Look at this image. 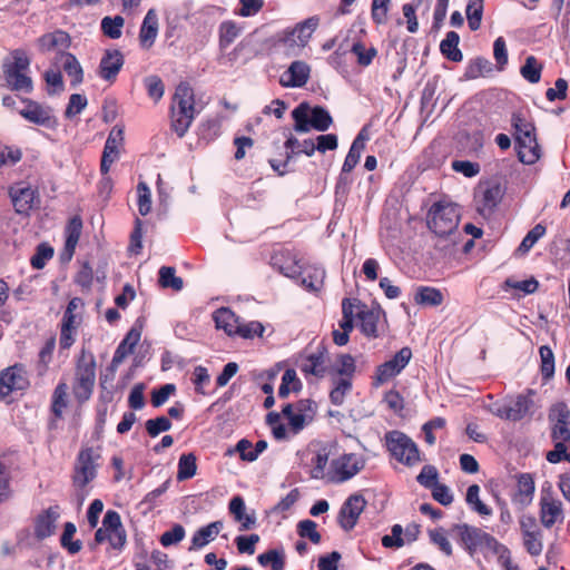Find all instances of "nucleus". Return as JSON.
Wrapping results in <instances>:
<instances>
[{
	"label": "nucleus",
	"instance_id": "nucleus-1",
	"mask_svg": "<svg viewBox=\"0 0 570 570\" xmlns=\"http://www.w3.org/2000/svg\"><path fill=\"white\" fill-rule=\"evenodd\" d=\"M101 460V446L83 445L76 455L70 481L75 495L80 503H82L91 492V483L98 475Z\"/></svg>",
	"mask_w": 570,
	"mask_h": 570
},
{
	"label": "nucleus",
	"instance_id": "nucleus-2",
	"mask_svg": "<svg viewBox=\"0 0 570 570\" xmlns=\"http://www.w3.org/2000/svg\"><path fill=\"white\" fill-rule=\"evenodd\" d=\"M459 222L460 212L453 204L435 203L428 214V227L438 237L450 238L449 246L456 245V239L461 235L458 230Z\"/></svg>",
	"mask_w": 570,
	"mask_h": 570
},
{
	"label": "nucleus",
	"instance_id": "nucleus-3",
	"mask_svg": "<svg viewBox=\"0 0 570 570\" xmlns=\"http://www.w3.org/2000/svg\"><path fill=\"white\" fill-rule=\"evenodd\" d=\"M175 106L171 107V128L184 137L195 118L194 90L188 82H180L174 95Z\"/></svg>",
	"mask_w": 570,
	"mask_h": 570
},
{
	"label": "nucleus",
	"instance_id": "nucleus-4",
	"mask_svg": "<svg viewBox=\"0 0 570 570\" xmlns=\"http://www.w3.org/2000/svg\"><path fill=\"white\" fill-rule=\"evenodd\" d=\"M549 420L551 422L550 436L554 449L547 453L546 459L556 464L559 463V453H563V450H567L570 444V410L564 403H558L551 409Z\"/></svg>",
	"mask_w": 570,
	"mask_h": 570
},
{
	"label": "nucleus",
	"instance_id": "nucleus-5",
	"mask_svg": "<svg viewBox=\"0 0 570 570\" xmlns=\"http://www.w3.org/2000/svg\"><path fill=\"white\" fill-rule=\"evenodd\" d=\"M96 383V360L92 353L82 351L75 367L72 394L79 404L87 402Z\"/></svg>",
	"mask_w": 570,
	"mask_h": 570
},
{
	"label": "nucleus",
	"instance_id": "nucleus-6",
	"mask_svg": "<svg viewBox=\"0 0 570 570\" xmlns=\"http://www.w3.org/2000/svg\"><path fill=\"white\" fill-rule=\"evenodd\" d=\"M294 130L306 134L312 128L317 131H326L333 124L330 112L321 106L311 108L307 102L299 104L293 111Z\"/></svg>",
	"mask_w": 570,
	"mask_h": 570
},
{
	"label": "nucleus",
	"instance_id": "nucleus-7",
	"mask_svg": "<svg viewBox=\"0 0 570 570\" xmlns=\"http://www.w3.org/2000/svg\"><path fill=\"white\" fill-rule=\"evenodd\" d=\"M453 530L459 532L460 542L470 556H473L476 550H488L494 554L505 551L504 544L480 528L463 523L454 524Z\"/></svg>",
	"mask_w": 570,
	"mask_h": 570
},
{
	"label": "nucleus",
	"instance_id": "nucleus-8",
	"mask_svg": "<svg viewBox=\"0 0 570 570\" xmlns=\"http://www.w3.org/2000/svg\"><path fill=\"white\" fill-rule=\"evenodd\" d=\"M386 450L391 456L405 466H414L421 462V453L416 443L404 432L392 430L384 435Z\"/></svg>",
	"mask_w": 570,
	"mask_h": 570
},
{
	"label": "nucleus",
	"instance_id": "nucleus-9",
	"mask_svg": "<svg viewBox=\"0 0 570 570\" xmlns=\"http://www.w3.org/2000/svg\"><path fill=\"white\" fill-rule=\"evenodd\" d=\"M109 542L112 549L121 550L127 542L126 530L121 523L120 515L115 510H108L102 519V527L95 533L94 543L90 544L91 549L96 546Z\"/></svg>",
	"mask_w": 570,
	"mask_h": 570
},
{
	"label": "nucleus",
	"instance_id": "nucleus-10",
	"mask_svg": "<svg viewBox=\"0 0 570 570\" xmlns=\"http://www.w3.org/2000/svg\"><path fill=\"white\" fill-rule=\"evenodd\" d=\"M316 405L309 399H302L295 403H287L282 409V415L288 421L289 430L297 434L315 416Z\"/></svg>",
	"mask_w": 570,
	"mask_h": 570
},
{
	"label": "nucleus",
	"instance_id": "nucleus-11",
	"mask_svg": "<svg viewBox=\"0 0 570 570\" xmlns=\"http://www.w3.org/2000/svg\"><path fill=\"white\" fill-rule=\"evenodd\" d=\"M412 358V350L409 346L402 347L389 361L380 364L372 376V386L380 387L397 376L410 363Z\"/></svg>",
	"mask_w": 570,
	"mask_h": 570
},
{
	"label": "nucleus",
	"instance_id": "nucleus-12",
	"mask_svg": "<svg viewBox=\"0 0 570 570\" xmlns=\"http://www.w3.org/2000/svg\"><path fill=\"white\" fill-rule=\"evenodd\" d=\"M364 469V460L355 453H345L331 463L328 480L333 483H343Z\"/></svg>",
	"mask_w": 570,
	"mask_h": 570
},
{
	"label": "nucleus",
	"instance_id": "nucleus-13",
	"mask_svg": "<svg viewBox=\"0 0 570 570\" xmlns=\"http://www.w3.org/2000/svg\"><path fill=\"white\" fill-rule=\"evenodd\" d=\"M269 265L289 278H297L306 274L303 259L295 252H273Z\"/></svg>",
	"mask_w": 570,
	"mask_h": 570
},
{
	"label": "nucleus",
	"instance_id": "nucleus-14",
	"mask_svg": "<svg viewBox=\"0 0 570 570\" xmlns=\"http://www.w3.org/2000/svg\"><path fill=\"white\" fill-rule=\"evenodd\" d=\"M23 102L26 106L19 111V114L26 120L47 128L57 127L58 121L51 107L43 106L31 99H24Z\"/></svg>",
	"mask_w": 570,
	"mask_h": 570
},
{
	"label": "nucleus",
	"instance_id": "nucleus-15",
	"mask_svg": "<svg viewBox=\"0 0 570 570\" xmlns=\"http://www.w3.org/2000/svg\"><path fill=\"white\" fill-rule=\"evenodd\" d=\"M366 507L362 494H352L342 504L338 512V523L345 531H351L356 525L360 515Z\"/></svg>",
	"mask_w": 570,
	"mask_h": 570
},
{
	"label": "nucleus",
	"instance_id": "nucleus-16",
	"mask_svg": "<svg viewBox=\"0 0 570 570\" xmlns=\"http://www.w3.org/2000/svg\"><path fill=\"white\" fill-rule=\"evenodd\" d=\"M29 386L24 368L16 364L0 373V397L9 396L13 391H22Z\"/></svg>",
	"mask_w": 570,
	"mask_h": 570
},
{
	"label": "nucleus",
	"instance_id": "nucleus-17",
	"mask_svg": "<svg viewBox=\"0 0 570 570\" xmlns=\"http://www.w3.org/2000/svg\"><path fill=\"white\" fill-rule=\"evenodd\" d=\"M539 518L541 524L547 529L562 523L564 520L562 502L551 495H542L539 502Z\"/></svg>",
	"mask_w": 570,
	"mask_h": 570
},
{
	"label": "nucleus",
	"instance_id": "nucleus-18",
	"mask_svg": "<svg viewBox=\"0 0 570 570\" xmlns=\"http://www.w3.org/2000/svg\"><path fill=\"white\" fill-rule=\"evenodd\" d=\"M124 63L125 58L120 50L107 49L100 59L97 70L98 76L105 81L114 83Z\"/></svg>",
	"mask_w": 570,
	"mask_h": 570
},
{
	"label": "nucleus",
	"instance_id": "nucleus-19",
	"mask_svg": "<svg viewBox=\"0 0 570 570\" xmlns=\"http://www.w3.org/2000/svg\"><path fill=\"white\" fill-rule=\"evenodd\" d=\"M517 490L511 495L512 503L519 509L528 508L534 498L535 483L531 473H519L515 475Z\"/></svg>",
	"mask_w": 570,
	"mask_h": 570
},
{
	"label": "nucleus",
	"instance_id": "nucleus-20",
	"mask_svg": "<svg viewBox=\"0 0 570 570\" xmlns=\"http://www.w3.org/2000/svg\"><path fill=\"white\" fill-rule=\"evenodd\" d=\"M327 361L328 356L326 348L324 346H320L317 352L304 356L298 366L304 375H313L317 379H323L328 374Z\"/></svg>",
	"mask_w": 570,
	"mask_h": 570
},
{
	"label": "nucleus",
	"instance_id": "nucleus-21",
	"mask_svg": "<svg viewBox=\"0 0 570 570\" xmlns=\"http://www.w3.org/2000/svg\"><path fill=\"white\" fill-rule=\"evenodd\" d=\"M37 46L41 52L56 51L55 61L58 63L60 52L66 51L71 46V38L68 32L58 29L39 37Z\"/></svg>",
	"mask_w": 570,
	"mask_h": 570
},
{
	"label": "nucleus",
	"instance_id": "nucleus-22",
	"mask_svg": "<svg viewBox=\"0 0 570 570\" xmlns=\"http://www.w3.org/2000/svg\"><path fill=\"white\" fill-rule=\"evenodd\" d=\"M124 142V128L120 126H115L108 135V138L105 142L100 170L104 175H106L111 165L119 156V146Z\"/></svg>",
	"mask_w": 570,
	"mask_h": 570
},
{
	"label": "nucleus",
	"instance_id": "nucleus-23",
	"mask_svg": "<svg viewBox=\"0 0 570 570\" xmlns=\"http://www.w3.org/2000/svg\"><path fill=\"white\" fill-rule=\"evenodd\" d=\"M382 316H385V313L380 306L370 307L366 304L361 306L357 321L362 334L370 338L379 337V326Z\"/></svg>",
	"mask_w": 570,
	"mask_h": 570
},
{
	"label": "nucleus",
	"instance_id": "nucleus-24",
	"mask_svg": "<svg viewBox=\"0 0 570 570\" xmlns=\"http://www.w3.org/2000/svg\"><path fill=\"white\" fill-rule=\"evenodd\" d=\"M318 24L320 18L317 16L309 17L298 22L293 29H286L284 40L305 47Z\"/></svg>",
	"mask_w": 570,
	"mask_h": 570
},
{
	"label": "nucleus",
	"instance_id": "nucleus-25",
	"mask_svg": "<svg viewBox=\"0 0 570 570\" xmlns=\"http://www.w3.org/2000/svg\"><path fill=\"white\" fill-rule=\"evenodd\" d=\"M311 67L302 60L293 61L281 76L279 83L286 88L303 87L309 79Z\"/></svg>",
	"mask_w": 570,
	"mask_h": 570
},
{
	"label": "nucleus",
	"instance_id": "nucleus-26",
	"mask_svg": "<svg viewBox=\"0 0 570 570\" xmlns=\"http://www.w3.org/2000/svg\"><path fill=\"white\" fill-rule=\"evenodd\" d=\"M532 394V390H528V394H519L509 405L500 410L498 414L507 420H522L533 405Z\"/></svg>",
	"mask_w": 570,
	"mask_h": 570
},
{
	"label": "nucleus",
	"instance_id": "nucleus-27",
	"mask_svg": "<svg viewBox=\"0 0 570 570\" xmlns=\"http://www.w3.org/2000/svg\"><path fill=\"white\" fill-rule=\"evenodd\" d=\"M504 195V189L499 183L489 184L482 191L478 212L483 217H489L500 204Z\"/></svg>",
	"mask_w": 570,
	"mask_h": 570
},
{
	"label": "nucleus",
	"instance_id": "nucleus-28",
	"mask_svg": "<svg viewBox=\"0 0 570 570\" xmlns=\"http://www.w3.org/2000/svg\"><path fill=\"white\" fill-rule=\"evenodd\" d=\"M228 511L234 520L239 523V531H247L256 527L255 511L246 512L245 501L240 495L232 498L228 504Z\"/></svg>",
	"mask_w": 570,
	"mask_h": 570
},
{
	"label": "nucleus",
	"instance_id": "nucleus-29",
	"mask_svg": "<svg viewBox=\"0 0 570 570\" xmlns=\"http://www.w3.org/2000/svg\"><path fill=\"white\" fill-rule=\"evenodd\" d=\"M59 518V507H49L40 513L35 521V535L43 540L55 533L56 522Z\"/></svg>",
	"mask_w": 570,
	"mask_h": 570
},
{
	"label": "nucleus",
	"instance_id": "nucleus-30",
	"mask_svg": "<svg viewBox=\"0 0 570 570\" xmlns=\"http://www.w3.org/2000/svg\"><path fill=\"white\" fill-rule=\"evenodd\" d=\"M420 254L417 257L421 261L426 271L443 273L445 269L451 267V261L455 252H416Z\"/></svg>",
	"mask_w": 570,
	"mask_h": 570
},
{
	"label": "nucleus",
	"instance_id": "nucleus-31",
	"mask_svg": "<svg viewBox=\"0 0 570 570\" xmlns=\"http://www.w3.org/2000/svg\"><path fill=\"white\" fill-rule=\"evenodd\" d=\"M140 331L136 328H131L124 340L119 343L117 346L111 363H110V370L112 372L116 371V368L124 362V360L134 352V348L138 344L140 340Z\"/></svg>",
	"mask_w": 570,
	"mask_h": 570
},
{
	"label": "nucleus",
	"instance_id": "nucleus-32",
	"mask_svg": "<svg viewBox=\"0 0 570 570\" xmlns=\"http://www.w3.org/2000/svg\"><path fill=\"white\" fill-rule=\"evenodd\" d=\"M158 27L157 12L155 9H149L144 18L139 31V41L142 48L149 49L153 47L158 35Z\"/></svg>",
	"mask_w": 570,
	"mask_h": 570
},
{
	"label": "nucleus",
	"instance_id": "nucleus-33",
	"mask_svg": "<svg viewBox=\"0 0 570 570\" xmlns=\"http://www.w3.org/2000/svg\"><path fill=\"white\" fill-rule=\"evenodd\" d=\"M224 527L223 521H214L199 528L191 537L189 551L199 550L214 541Z\"/></svg>",
	"mask_w": 570,
	"mask_h": 570
},
{
	"label": "nucleus",
	"instance_id": "nucleus-34",
	"mask_svg": "<svg viewBox=\"0 0 570 570\" xmlns=\"http://www.w3.org/2000/svg\"><path fill=\"white\" fill-rule=\"evenodd\" d=\"M168 556L160 550H154L150 554V563L148 561L147 552L144 551L137 554L134 559L136 570H167Z\"/></svg>",
	"mask_w": 570,
	"mask_h": 570
},
{
	"label": "nucleus",
	"instance_id": "nucleus-35",
	"mask_svg": "<svg viewBox=\"0 0 570 570\" xmlns=\"http://www.w3.org/2000/svg\"><path fill=\"white\" fill-rule=\"evenodd\" d=\"M216 328L223 330L228 336H235L237 326L239 325V317L229 308L220 307L213 314Z\"/></svg>",
	"mask_w": 570,
	"mask_h": 570
},
{
	"label": "nucleus",
	"instance_id": "nucleus-36",
	"mask_svg": "<svg viewBox=\"0 0 570 570\" xmlns=\"http://www.w3.org/2000/svg\"><path fill=\"white\" fill-rule=\"evenodd\" d=\"M10 198L18 214H27L35 200V191L30 187H17L10 189Z\"/></svg>",
	"mask_w": 570,
	"mask_h": 570
},
{
	"label": "nucleus",
	"instance_id": "nucleus-37",
	"mask_svg": "<svg viewBox=\"0 0 570 570\" xmlns=\"http://www.w3.org/2000/svg\"><path fill=\"white\" fill-rule=\"evenodd\" d=\"M502 291L509 292L514 289V297H524L525 295L533 294L539 288V282L534 277L518 281L514 277H508L501 285Z\"/></svg>",
	"mask_w": 570,
	"mask_h": 570
},
{
	"label": "nucleus",
	"instance_id": "nucleus-38",
	"mask_svg": "<svg viewBox=\"0 0 570 570\" xmlns=\"http://www.w3.org/2000/svg\"><path fill=\"white\" fill-rule=\"evenodd\" d=\"M59 61L62 62V69L71 78L73 87L83 81V69L75 55L68 51H61Z\"/></svg>",
	"mask_w": 570,
	"mask_h": 570
},
{
	"label": "nucleus",
	"instance_id": "nucleus-39",
	"mask_svg": "<svg viewBox=\"0 0 570 570\" xmlns=\"http://www.w3.org/2000/svg\"><path fill=\"white\" fill-rule=\"evenodd\" d=\"M4 79L8 87L14 91L31 92L33 89L32 80L26 75V71L13 69H3Z\"/></svg>",
	"mask_w": 570,
	"mask_h": 570
},
{
	"label": "nucleus",
	"instance_id": "nucleus-40",
	"mask_svg": "<svg viewBox=\"0 0 570 570\" xmlns=\"http://www.w3.org/2000/svg\"><path fill=\"white\" fill-rule=\"evenodd\" d=\"M332 390L330 392L331 403L340 406L344 403L346 395L352 391L353 379L331 376Z\"/></svg>",
	"mask_w": 570,
	"mask_h": 570
},
{
	"label": "nucleus",
	"instance_id": "nucleus-41",
	"mask_svg": "<svg viewBox=\"0 0 570 570\" xmlns=\"http://www.w3.org/2000/svg\"><path fill=\"white\" fill-rule=\"evenodd\" d=\"M414 302L422 306H440L444 302V296L439 288L419 286L414 295Z\"/></svg>",
	"mask_w": 570,
	"mask_h": 570
},
{
	"label": "nucleus",
	"instance_id": "nucleus-42",
	"mask_svg": "<svg viewBox=\"0 0 570 570\" xmlns=\"http://www.w3.org/2000/svg\"><path fill=\"white\" fill-rule=\"evenodd\" d=\"M356 372L355 358L351 354H340L336 364L328 367L330 376L353 379Z\"/></svg>",
	"mask_w": 570,
	"mask_h": 570
},
{
	"label": "nucleus",
	"instance_id": "nucleus-43",
	"mask_svg": "<svg viewBox=\"0 0 570 570\" xmlns=\"http://www.w3.org/2000/svg\"><path fill=\"white\" fill-rule=\"evenodd\" d=\"M523 139L519 138L515 140L518 146V158L521 163L527 165H532L540 158V147L537 141L535 136L531 137V142L522 141Z\"/></svg>",
	"mask_w": 570,
	"mask_h": 570
},
{
	"label": "nucleus",
	"instance_id": "nucleus-44",
	"mask_svg": "<svg viewBox=\"0 0 570 570\" xmlns=\"http://www.w3.org/2000/svg\"><path fill=\"white\" fill-rule=\"evenodd\" d=\"M460 36L455 31H449L440 43L441 53L453 62H459L463 59V55L459 49Z\"/></svg>",
	"mask_w": 570,
	"mask_h": 570
},
{
	"label": "nucleus",
	"instance_id": "nucleus-45",
	"mask_svg": "<svg viewBox=\"0 0 570 570\" xmlns=\"http://www.w3.org/2000/svg\"><path fill=\"white\" fill-rule=\"evenodd\" d=\"M303 387L302 381L298 379L294 368H287L282 376V383L278 389V396L286 399L291 393H298Z\"/></svg>",
	"mask_w": 570,
	"mask_h": 570
},
{
	"label": "nucleus",
	"instance_id": "nucleus-46",
	"mask_svg": "<svg viewBox=\"0 0 570 570\" xmlns=\"http://www.w3.org/2000/svg\"><path fill=\"white\" fill-rule=\"evenodd\" d=\"M82 299L79 297H73L69 301L67 308L63 313L60 327L75 330L77 331L78 326L81 323V316L76 313V311L82 307Z\"/></svg>",
	"mask_w": 570,
	"mask_h": 570
},
{
	"label": "nucleus",
	"instance_id": "nucleus-47",
	"mask_svg": "<svg viewBox=\"0 0 570 570\" xmlns=\"http://www.w3.org/2000/svg\"><path fill=\"white\" fill-rule=\"evenodd\" d=\"M68 385L66 382H59L51 396L50 410L56 419H61L63 410L67 407Z\"/></svg>",
	"mask_w": 570,
	"mask_h": 570
},
{
	"label": "nucleus",
	"instance_id": "nucleus-48",
	"mask_svg": "<svg viewBox=\"0 0 570 570\" xmlns=\"http://www.w3.org/2000/svg\"><path fill=\"white\" fill-rule=\"evenodd\" d=\"M197 472V458L193 452L184 453L178 460L177 480L185 481L194 478Z\"/></svg>",
	"mask_w": 570,
	"mask_h": 570
},
{
	"label": "nucleus",
	"instance_id": "nucleus-49",
	"mask_svg": "<svg viewBox=\"0 0 570 570\" xmlns=\"http://www.w3.org/2000/svg\"><path fill=\"white\" fill-rule=\"evenodd\" d=\"M76 531L77 528L72 522H66L60 537L61 547L71 556L77 554L82 549V542L80 540H72Z\"/></svg>",
	"mask_w": 570,
	"mask_h": 570
},
{
	"label": "nucleus",
	"instance_id": "nucleus-50",
	"mask_svg": "<svg viewBox=\"0 0 570 570\" xmlns=\"http://www.w3.org/2000/svg\"><path fill=\"white\" fill-rule=\"evenodd\" d=\"M125 19L121 16L104 17L100 28L102 33L110 39H119L122 33Z\"/></svg>",
	"mask_w": 570,
	"mask_h": 570
},
{
	"label": "nucleus",
	"instance_id": "nucleus-51",
	"mask_svg": "<svg viewBox=\"0 0 570 570\" xmlns=\"http://www.w3.org/2000/svg\"><path fill=\"white\" fill-rule=\"evenodd\" d=\"M175 267L163 266L159 269L158 283L164 288H173L175 291H181L184 287L183 278L177 277Z\"/></svg>",
	"mask_w": 570,
	"mask_h": 570
},
{
	"label": "nucleus",
	"instance_id": "nucleus-52",
	"mask_svg": "<svg viewBox=\"0 0 570 570\" xmlns=\"http://www.w3.org/2000/svg\"><path fill=\"white\" fill-rule=\"evenodd\" d=\"M542 65L534 56L525 58L524 65L520 69L521 76L530 83H537L541 79Z\"/></svg>",
	"mask_w": 570,
	"mask_h": 570
},
{
	"label": "nucleus",
	"instance_id": "nucleus-53",
	"mask_svg": "<svg viewBox=\"0 0 570 570\" xmlns=\"http://www.w3.org/2000/svg\"><path fill=\"white\" fill-rule=\"evenodd\" d=\"M257 561L263 567H271V570H284L285 554L283 551L271 549L257 557Z\"/></svg>",
	"mask_w": 570,
	"mask_h": 570
},
{
	"label": "nucleus",
	"instance_id": "nucleus-54",
	"mask_svg": "<svg viewBox=\"0 0 570 570\" xmlns=\"http://www.w3.org/2000/svg\"><path fill=\"white\" fill-rule=\"evenodd\" d=\"M540 355V372L543 380H550L554 375V354L548 345H542L539 348Z\"/></svg>",
	"mask_w": 570,
	"mask_h": 570
},
{
	"label": "nucleus",
	"instance_id": "nucleus-55",
	"mask_svg": "<svg viewBox=\"0 0 570 570\" xmlns=\"http://www.w3.org/2000/svg\"><path fill=\"white\" fill-rule=\"evenodd\" d=\"M82 220L80 217H72L66 227L65 249H75L81 235Z\"/></svg>",
	"mask_w": 570,
	"mask_h": 570
},
{
	"label": "nucleus",
	"instance_id": "nucleus-56",
	"mask_svg": "<svg viewBox=\"0 0 570 570\" xmlns=\"http://www.w3.org/2000/svg\"><path fill=\"white\" fill-rule=\"evenodd\" d=\"M512 126L515 129V140L525 139L531 142V137H534L535 128L533 124L527 121L520 114H513Z\"/></svg>",
	"mask_w": 570,
	"mask_h": 570
},
{
	"label": "nucleus",
	"instance_id": "nucleus-57",
	"mask_svg": "<svg viewBox=\"0 0 570 570\" xmlns=\"http://www.w3.org/2000/svg\"><path fill=\"white\" fill-rule=\"evenodd\" d=\"M465 12L470 29L478 30L483 14V0H469Z\"/></svg>",
	"mask_w": 570,
	"mask_h": 570
},
{
	"label": "nucleus",
	"instance_id": "nucleus-58",
	"mask_svg": "<svg viewBox=\"0 0 570 570\" xmlns=\"http://www.w3.org/2000/svg\"><path fill=\"white\" fill-rule=\"evenodd\" d=\"M491 71H492L491 62L483 57H478L469 63L464 76L468 79H476L479 77L485 76L487 73H489Z\"/></svg>",
	"mask_w": 570,
	"mask_h": 570
},
{
	"label": "nucleus",
	"instance_id": "nucleus-59",
	"mask_svg": "<svg viewBox=\"0 0 570 570\" xmlns=\"http://www.w3.org/2000/svg\"><path fill=\"white\" fill-rule=\"evenodd\" d=\"M240 33V28L233 21H225L219 27V47L226 49Z\"/></svg>",
	"mask_w": 570,
	"mask_h": 570
},
{
	"label": "nucleus",
	"instance_id": "nucleus-60",
	"mask_svg": "<svg viewBox=\"0 0 570 570\" xmlns=\"http://www.w3.org/2000/svg\"><path fill=\"white\" fill-rule=\"evenodd\" d=\"M431 543L436 546L445 556L451 557L453 554L452 546L446 537L444 528L439 527L428 531Z\"/></svg>",
	"mask_w": 570,
	"mask_h": 570
},
{
	"label": "nucleus",
	"instance_id": "nucleus-61",
	"mask_svg": "<svg viewBox=\"0 0 570 570\" xmlns=\"http://www.w3.org/2000/svg\"><path fill=\"white\" fill-rule=\"evenodd\" d=\"M297 533L301 538H307L314 544H318L322 540L316 522L309 519L298 522Z\"/></svg>",
	"mask_w": 570,
	"mask_h": 570
},
{
	"label": "nucleus",
	"instance_id": "nucleus-62",
	"mask_svg": "<svg viewBox=\"0 0 570 570\" xmlns=\"http://www.w3.org/2000/svg\"><path fill=\"white\" fill-rule=\"evenodd\" d=\"M523 546L525 551L533 557L540 556L543 550L542 543V531H535L533 533H525L522 535Z\"/></svg>",
	"mask_w": 570,
	"mask_h": 570
},
{
	"label": "nucleus",
	"instance_id": "nucleus-63",
	"mask_svg": "<svg viewBox=\"0 0 570 570\" xmlns=\"http://www.w3.org/2000/svg\"><path fill=\"white\" fill-rule=\"evenodd\" d=\"M171 425V421L167 416L149 419L145 423L146 432L150 438H156L160 433L169 431Z\"/></svg>",
	"mask_w": 570,
	"mask_h": 570
},
{
	"label": "nucleus",
	"instance_id": "nucleus-64",
	"mask_svg": "<svg viewBox=\"0 0 570 570\" xmlns=\"http://www.w3.org/2000/svg\"><path fill=\"white\" fill-rule=\"evenodd\" d=\"M351 51L357 57V63L363 67L370 66L377 55V50L374 47L365 49L364 45L360 41L353 43Z\"/></svg>",
	"mask_w": 570,
	"mask_h": 570
}]
</instances>
